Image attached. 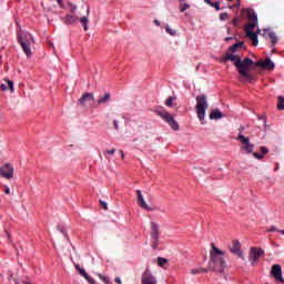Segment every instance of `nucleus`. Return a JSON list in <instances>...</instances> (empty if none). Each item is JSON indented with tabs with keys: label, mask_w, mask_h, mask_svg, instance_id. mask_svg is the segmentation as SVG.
<instances>
[{
	"label": "nucleus",
	"mask_w": 284,
	"mask_h": 284,
	"mask_svg": "<svg viewBox=\"0 0 284 284\" xmlns=\"http://www.w3.org/2000/svg\"><path fill=\"white\" fill-rule=\"evenodd\" d=\"M212 251H211V261L209 263V270L211 272H216L217 274H223L225 271V260L223 256H225V253L221 251L219 247L214 246L212 244Z\"/></svg>",
	"instance_id": "nucleus-1"
},
{
	"label": "nucleus",
	"mask_w": 284,
	"mask_h": 284,
	"mask_svg": "<svg viewBox=\"0 0 284 284\" xmlns=\"http://www.w3.org/2000/svg\"><path fill=\"white\" fill-rule=\"evenodd\" d=\"M247 19L248 23L244 27V31L246 32V37H248V39H251L253 42V45L256 47L258 45V38L257 33H254V28L258 26V17L256 16V12L248 11Z\"/></svg>",
	"instance_id": "nucleus-2"
},
{
	"label": "nucleus",
	"mask_w": 284,
	"mask_h": 284,
	"mask_svg": "<svg viewBox=\"0 0 284 284\" xmlns=\"http://www.w3.org/2000/svg\"><path fill=\"white\" fill-rule=\"evenodd\" d=\"M250 65H256V63H254V61L250 58H245L243 61L240 60L235 62V68L237 69V72L244 79H252V75L250 74Z\"/></svg>",
	"instance_id": "nucleus-3"
},
{
	"label": "nucleus",
	"mask_w": 284,
	"mask_h": 284,
	"mask_svg": "<svg viewBox=\"0 0 284 284\" xmlns=\"http://www.w3.org/2000/svg\"><path fill=\"white\" fill-rule=\"evenodd\" d=\"M195 101H196L195 110H196L197 119L200 121H205V110L209 108L207 95L205 94L197 95L195 98Z\"/></svg>",
	"instance_id": "nucleus-4"
},
{
	"label": "nucleus",
	"mask_w": 284,
	"mask_h": 284,
	"mask_svg": "<svg viewBox=\"0 0 284 284\" xmlns=\"http://www.w3.org/2000/svg\"><path fill=\"white\" fill-rule=\"evenodd\" d=\"M18 42L20 43L24 54L28 58L32 57V50H30V38H28V33H26L21 28L18 33Z\"/></svg>",
	"instance_id": "nucleus-5"
},
{
	"label": "nucleus",
	"mask_w": 284,
	"mask_h": 284,
	"mask_svg": "<svg viewBox=\"0 0 284 284\" xmlns=\"http://www.w3.org/2000/svg\"><path fill=\"white\" fill-rule=\"evenodd\" d=\"M149 234L151 236V246L153 250H156V247H159V237L161 236L159 224L156 222H150Z\"/></svg>",
	"instance_id": "nucleus-6"
},
{
	"label": "nucleus",
	"mask_w": 284,
	"mask_h": 284,
	"mask_svg": "<svg viewBox=\"0 0 284 284\" xmlns=\"http://www.w3.org/2000/svg\"><path fill=\"white\" fill-rule=\"evenodd\" d=\"M156 113L159 116H161V119H163V121H165V123L170 125V128L174 130V132L179 131V122L174 120V116H172L170 112L162 109V110H158Z\"/></svg>",
	"instance_id": "nucleus-7"
},
{
	"label": "nucleus",
	"mask_w": 284,
	"mask_h": 284,
	"mask_svg": "<svg viewBox=\"0 0 284 284\" xmlns=\"http://www.w3.org/2000/svg\"><path fill=\"white\" fill-rule=\"evenodd\" d=\"M236 139L241 143L240 149L242 152H245V154H252L254 152V144L250 142V138L240 133Z\"/></svg>",
	"instance_id": "nucleus-8"
},
{
	"label": "nucleus",
	"mask_w": 284,
	"mask_h": 284,
	"mask_svg": "<svg viewBox=\"0 0 284 284\" xmlns=\"http://www.w3.org/2000/svg\"><path fill=\"white\" fill-rule=\"evenodd\" d=\"M261 256H265V251L255 246L250 248L248 261L251 265H256L261 261Z\"/></svg>",
	"instance_id": "nucleus-9"
},
{
	"label": "nucleus",
	"mask_w": 284,
	"mask_h": 284,
	"mask_svg": "<svg viewBox=\"0 0 284 284\" xmlns=\"http://www.w3.org/2000/svg\"><path fill=\"white\" fill-rule=\"evenodd\" d=\"M0 176L2 179H7L10 181V179L14 178V166L10 163H6L3 166H0Z\"/></svg>",
	"instance_id": "nucleus-10"
},
{
	"label": "nucleus",
	"mask_w": 284,
	"mask_h": 284,
	"mask_svg": "<svg viewBox=\"0 0 284 284\" xmlns=\"http://www.w3.org/2000/svg\"><path fill=\"white\" fill-rule=\"evenodd\" d=\"M271 275L275 278V281H278L280 283H284L283 278V268L280 264H274L271 268Z\"/></svg>",
	"instance_id": "nucleus-11"
},
{
	"label": "nucleus",
	"mask_w": 284,
	"mask_h": 284,
	"mask_svg": "<svg viewBox=\"0 0 284 284\" xmlns=\"http://www.w3.org/2000/svg\"><path fill=\"white\" fill-rule=\"evenodd\" d=\"M90 101L94 103V93L84 92L82 97L78 100V103L79 105H81V108H85V104Z\"/></svg>",
	"instance_id": "nucleus-12"
},
{
	"label": "nucleus",
	"mask_w": 284,
	"mask_h": 284,
	"mask_svg": "<svg viewBox=\"0 0 284 284\" xmlns=\"http://www.w3.org/2000/svg\"><path fill=\"white\" fill-rule=\"evenodd\" d=\"M231 252L232 254H235L236 256L242 258V261H245V256H243V251H241V242H239L237 240L233 241V244L231 246Z\"/></svg>",
	"instance_id": "nucleus-13"
},
{
	"label": "nucleus",
	"mask_w": 284,
	"mask_h": 284,
	"mask_svg": "<svg viewBox=\"0 0 284 284\" xmlns=\"http://www.w3.org/2000/svg\"><path fill=\"white\" fill-rule=\"evenodd\" d=\"M255 65L257 68H262L263 70H274L275 65L274 62H272V60L266 59L263 61L258 60L257 62H255Z\"/></svg>",
	"instance_id": "nucleus-14"
},
{
	"label": "nucleus",
	"mask_w": 284,
	"mask_h": 284,
	"mask_svg": "<svg viewBox=\"0 0 284 284\" xmlns=\"http://www.w3.org/2000/svg\"><path fill=\"white\" fill-rule=\"evenodd\" d=\"M143 284H156V277L146 268L143 274Z\"/></svg>",
	"instance_id": "nucleus-15"
},
{
	"label": "nucleus",
	"mask_w": 284,
	"mask_h": 284,
	"mask_svg": "<svg viewBox=\"0 0 284 284\" xmlns=\"http://www.w3.org/2000/svg\"><path fill=\"white\" fill-rule=\"evenodd\" d=\"M4 81L7 82V84H1L0 85V90L2 92H8V90L12 93L14 92V81L8 79V78H4Z\"/></svg>",
	"instance_id": "nucleus-16"
},
{
	"label": "nucleus",
	"mask_w": 284,
	"mask_h": 284,
	"mask_svg": "<svg viewBox=\"0 0 284 284\" xmlns=\"http://www.w3.org/2000/svg\"><path fill=\"white\" fill-rule=\"evenodd\" d=\"M224 63H227V61H232L234 65L241 61V57L234 55L233 53L226 52V54L223 58Z\"/></svg>",
	"instance_id": "nucleus-17"
},
{
	"label": "nucleus",
	"mask_w": 284,
	"mask_h": 284,
	"mask_svg": "<svg viewBox=\"0 0 284 284\" xmlns=\"http://www.w3.org/2000/svg\"><path fill=\"white\" fill-rule=\"evenodd\" d=\"M77 21H79V17H77L74 14H67L63 18V22L65 26H74V23H77Z\"/></svg>",
	"instance_id": "nucleus-18"
},
{
	"label": "nucleus",
	"mask_w": 284,
	"mask_h": 284,
	"mask_svg": "<svg viewBox=\"0 0 284 284\" xmlns=\"http://www.w3.org/2000/svg\"><path fill=\"white\" fill-rule=\"evenodd\" d=\"M260 152L262 154L253 152V156H254V159H257V161H263V159H265V154H267L270 152V150L267 149V146H261Z\"/></svg>",
	"instance_id": "nucleus-19"
},
{
	"label": "nucleus",
	"mask_w": 284,
	"mask_h": 284,
	"mask_svg": "<svg viewBox=\"0 0 284 284\" xmlns=\"http://www.w3.org/2000/svg\"><path fill=\"white\" fill-rule=\"evenodd\" d=\"M211 121H219V119H223V112L221 110L215 109L210 114Z\"/></svg>",
	"instance_id": "nucleus-20"
},
{
	"label": "nucleus",
	"mask_w": 284,
	"mask_h": 284,
	"mask_svg": "<svg viewBox=\"0 0 284 284\" xmlns=\"http://www.w3.org/2000/svg\"><path fill=\"white\" fill-rule=\"evenodd\" d=\"M80 276H83V278H85V281H88L89 284H97V281H94V278L90 277L88 275V272H85L84 268H81L78 271Z\"/></svg>",
	"instance_id": "nucleus-21"
},
{
	"label": "nucleus",
	"mask_w": 284,
	"mask_h": 284,
	"mask_svg": "<svg viewBox=\"0 0 284 284\" xmlns=\"http://www.w3.org/2000/svg\"><path fill=\"white\" fill-rule=\"evenodd\" d=\"M111 99H112V94H110V93L108 92V93H105L102 98H100V99L98 100V105H103V104L110 102Z\"/></svg>",
	"instance_id": "nucleus-22"
},
{
	"label": "nucleus",
	"mask_w": 284,
	"mask_h": 284,
	"mask_svg": "<svg viewBox=\"0 0 284 284\" xmlns=\"http://www.w3.org/2000/svg\"><path fill=\"white\" fill-rule=\"evenodd\" d=\"M267 37L271 39L272 48H274V45H276V43H278V37L276 36V33L274 31H270L267 33Z\"/></svg>",
	"instance_id": "nucleus-23"
},
{
	"label": "nucleus",
	"mask_w": 284,
	"mask_h": 284,
	"mask_svg": "<svg viewBox=\"0 0 284 284\" xmlns=\"http://www.w3.org/2000/svg\"><path fill=\"white\" fill-rule=\"evenodd\" d=\"M168 263H170V260L165 257H158V265L159 267H162V270H168V267L165 266L168 265Z\"/></svg>",
	"instance_id": "nucleus-24"
},
{
	"label": "nucleus",
	"mask_w": 284,
	"mask_h": 284,
	"mask_svg": "<svg viewBox=\"0 0 284 284\" xmlns=\"http://www.w3.org/2000/svg\"><path fill=\"white\" fill-rule=\"evenodd\" d=\"M78 21H80V23L83 26V30H90V28L88 27V23H90V19H88V17L78 18Z\"/></svg>",
	"instance_id": "nucleus-25"
},
{
	"label": "nucleus",
	"mask_w": 284,
	"mask_h": 284,
	"mask_svg": "<svg viewBox=\"0 0 284 284\" xmlns=\"http://www.w3.org/2000/svg\"><path fill=\"white\" fill-rule=\"evenodd\" d=\"M143 210H146V212H154V210H156V205L154 203L148 204L144 201L143 202Z\"/></svg>",
	"instance_id": "nucleus-26"
},
{
	"label": "nucleus",
	"mask_w": 284,
	"mask_h": 284,
	"mask_svg": "<svg viewBox=\"0 0 284 284\" xmlns=\"http://www.w3.org/2000/svg\"><path fill=\"white\" fill-rule=\"evenodd\" d=\"M191 274L193 276H196V274H207V270L206 268H192Z\"/></svg>",
	"instance_id": "nucleus-27"
},
{
	"label": "nucleus",
	"mask_w": 284,
	"mask_h": 284,
	"mask_svg": "<svg viewBox=\"0 0 284 284\" xmlns=\"http://www.w3.org/2000/svg\"><path fill=\"white\" fill-rule=\"evenodd\" d=\"M243 47V42H237L235 44H233L232 47H230L229 51L231 54L236 52V50H239V48Z\"/></svg>",
	"instance_id": "nucleus-28"
},
{
	"label": "nucleus",
	"mask_w": 284,
	"mask_h": 284,
	"mask_svg": "<svg viewBox=\"0 0 284 284\" xmlns=\"http://www.w3.org/2000/svg\"><path fill=\"white\" fill-rule=\"evenodd\" d=\"M136 194H138V204L140 205V207H143V193L141 192V190H138Z\"/></svg>",
	"instance_id": "nucleus-29"
},
{
	"label": "nucleus",
	"mask_w": 284,
	"mask_h": 284,
	"mask_svg": "<svg viewBox=\"0 0 284 284\" xmlns=\"http://www.w3.org/2000/svg\"><path fill=\"white\" fill-rule=\"evenodd\" d=\"M277 109L284 110V97H282V95L278 97Z\"/></svg>",
	"instance_id": "nucleus-30"
},
{
	"label": "nucleus",
	"mask_w": 284,
	"mask_h": 284,
	"mask_svg": "<svg viewBox=\"0 0 284 284\" xmlns=\"http://www.w3.org/2000/svg\"><path fill=\"white\" fill-rule=\"evenodd\" d=\"M98 276H99V278H101V281H102L103 283L110 284V277H108V276H105V275H103V274H101V273H98Z\"/></svg>",
	"instance_id": "nucleus-31"
},
{
	"label": "nucleus",
	"mask_w": 284,
	"mask_h": 284,
	"mask_svg": "<svg viewBox=\"0 0 284 284\" xmlns=\"http://www.w3.org/2000/svg\"><path fill=\"white\" fill-rule=\"evenodd\" d=\"M174 100H175V98L169 97V98L166 99V101H165V105H166L168 108H172V105H173V103H174Z\"/></svg>",
	"instance_id": "nucleus-32"
},
{
	"label": "nucleus",
	"mask_w": 284,
	"mask_h": 284,
	"mask_svg": "<svg viewBox=\"0 0 284 284\" xmlns=\"http://www.w3.org/2000/svg\"><path fill=\"white\" fill-rule=\"evenodd\" d=\"M67 6H69L70 12H71L72 14H74V12H77V6H75L74 3L68 2Z\"/></svg>",
	"instance_id": "nucleus-33"
},
{
	"label": "nucleus",
	"mask_w": 284,
	"mask_h": 284,
	"mask_svg": "<svg viewBox=\"0 0 284 284\" xmlns=\"http://www.w3.org/2000/svg\"><path fill=\"white\" fill-rule=\"evenodd\" d=\"M165 30L169 34H171V37H174V34H176V31L173 30L172 28H170V26H166L165 27Z\"/></svg>",
	"instance_id": "nucleus-34"
},
{
	"label": "nucleus",
	"mask_w": 284,
	"mask_h": 284,
	"mask_svg": "<svg viewBox=\"0 0 284 284\" xmlns=\"http://www.w3.org/2000/svg\"><path fill=\"white\" fill-rule=\"evenodd\" d=\"M229 17H230V14L227 12H223L220 14L221 21H227Z\"/></svg>",
	"instance_id": "nucleus-35"
},
{
	"label": "nucleus",
	"mask_w": 284,
	"mask_h": 284,
	"mask_svg": "<svg viewBox=\"0 0 284 284\" xmlns=\"http://www.w3.org/2000/svg\"><path fill=\"white\" fill-rule=\"evenodd\" d=\"M189 8H190V4H187V3L181 4L180 12H185V10H189Z\"/></svg>",
	"instance_id": "nucleus-36"
},
{
	"label": "nucleus",
	"mask_w": 284,
	"mask_h": 284,
	"mask_svg": "<svg viewBox=\"0 0 284 284\" xmlns=\"http://www.w3.org/2000/svg\"><path fill=\"white\" fill-rule=\"evenodd\" d=\"M232 23H233L234 28H239L241 20L239 18H234Z\"/></svg>",
	"instance_id": "nucleus-37"
},
{
	"label": "nucleus",
	"mask_w": 284,
	"mask_h": 284,
	"mask_svg": "<svg viewBox=\"0 0 284 284\" xmlns=\"http://www.w3.org/2000/svg\"><path fill=\"white\" fill-rule=\"evenodd\" d=\"M114 152H116V149L106 150L104 151V156H108V154L112 155Z\"/></svg>",
	"instance_id": "nucleus-38"
},
{
	"label": "nucleus",
	"mask_w": 284,
	"mask_h": 284,
	"mask_svg": "<svg viewBox=\"0 0 284 284\" xmlns=\"http://www.w3.org/2000/svg\"><path fill=\"white\" fill-rule=\"evenodd\" d=\"M212 8H215V10H221V2H213V4H211Z\"/></svg>",
	"instance_id": "nucleus-39"
},
{
	"label": "nucleus",
	"mask_w": 284,
	"mask_h": 284,
	"mask_svg": "<svg viewBox=\"0 0 284 284\" xmlns=\"http://www.w3.org/2000/svg\"><path fill=\"white\" fill-rule=\"evenodd\" d=\"M100 205H101L102 210H108V203L106 202L100 200Z\"/></svg>",
	"instance_id": "nucleus-40"
},
{
	"label": "nucleus",
	"mask_w": 284,
	"mask_h": 284,
	"mask_svg": "<svg viewBox=\"0 0 284 284\" xmlns=\"http://www.w3.org/2000/svg\"><path fill=\"white\" fill-rule=\"evenodd\" d=\"M268 232H281V230H278L276 226H271Z\"/></svg>",
	"instance_id": "nucleus-41"
},
{
	"label": "nucleus",
	"mask_w": 284,
	"mask_h": 284,
	"mask_svg": "<svg viewBox=\"0 0 284 284\" xmlns=\"http://www.w3.org/2000/svg\"><path fill=\"white\" fill-rule=\"evenodd\" d=\"M4 233L7 235L8 241H12V235H10V232H8V230H4Z\"/></svg>",
	"instance_id": "nucleus-42"
},
{
	"label": "nucleus",
	"mask_w": 284,
	"mask_h": 284,
	"mask_svg": "<svg viewBox=\"0 0 284 284\" xmlns=\"http://www.w3.org/2000/svg\"><path fill=\"white\" fill-rule=\"evenodd\" d=\"M23 284H32V281H30V277H26V280L22 281Z\"/></svg>",
	"instance_id": "nucleus-43"
},
{
	"label": "nucleus",
	"mask_w": 284,
	"mask_h": 284,
	"mask_svg": "<svg viewBox=\"0 0 284 284\" xmlns=\"http://www.w3.org/2000/svg\"><path fill=\"white\" fill-rule=\"evenodd\" d=\"M113 125L115 130H119V122L116 120L113 121Z\"/></svg>",
	"instance_id": "nucleus-44"
},
{
	"label": "nucleus",
	"mask_w": 284,
	"mask_h": 284,
	"mask_svg": "<svg viewBox=\"0 0 284 284\" xmlns=\"http://www.w3.org/2000/svg\"><path fill=\"white\" fill-rule=\"evenodd\" d=\"M60 232H62L63 235H64L67 239H70V237L68 236V232H67L64 229H61Z\"/></svg>",
	"instance_id": "nucleus-45"
},
{
	"label": "nucleus",
	"mask_w": 284,
	"mask_h": 284,
	"mask_svg": "<svg viewBox=\"0 0 284 284\" xmlns=\"http://www.w3.org/2000/svg\"><path fill=\"white\" fill-rule=\"evenodd\" d=\"M244 131H245V126H240L239 128V132H240L239 134H243Z\"/></svg>",
	"instance_id": "nucleus-46"
},
{
	"label": "nucleus",
	"mask_w": 284,
	"mask_h": 284,
	"mask_svg": "<svg viewBox=\"0 0 284 284\" xmlns=\"http://www.w3.org/2000/svg\"><path fill=\"white\" fill-rule=\"evenodd\" d=\"M114 282L118 283V284H121V283H122V282H121V277H115V278H114Z\"/></svg>",
	"instance_id": "nucleus-47"
},
{
	"label": "nucleus",
	"mask_w": 284,
	"mask_h": 284,
	"mask_svg": "<svg viewBox=\"0 0 284 284\" xmlns=\"http://www.w3.org/2000/svg\"><path fill=\"white\" fill-rule=\"evenodd\" d=\"M60 8H63V0H57Z\"/></svg>",
	"instance_id": "nucleus-48"
},
{
	"label": "nucleus",
	"mask_w": 284,
	"mask_h": 284,
	"mask_svg": "<svg viewBox=\"0 0 284 284\" xmlns=\"http://www.w3.org/2000/svg\"><path fill=\"white\" fill-rule=\"evenodd\" d=\"M4 194H10V187L6 186Z\"/></svg>",
	"instance_id": "nucleus-49"
},
{
	"label": "nucleus",
	"mask_w": 284,
	"mask_h": 284,
	"mask_svg": "<svg viewBox=\"0 0 284 284\" xmlns=\"http://www.w3.org/2000/svg\"><path fill=\"white\" fill-rule=\"evenodd\" d=\"M121 154V159H125V153L123 152V150L120 151Z\"/></svg>",
	"instance_id": "nucleus-50"
},
{
	"label": "nucleus",
	"mask_w": 284,
	"mask_h": 284,
	"mask_svg": "<svg viewBox=\"0 0 284 284\" xmlns=\"http://www.w3.org/2000/svg\"><path fill=\"white\" fill-rule=\"evenodd\" d=\"M121 154V159H125V153L123 152V150L120 151Z\"/></svg>",
	"instance_id": "nucleus-51"
},
{
	"label": "nucleus",
	"mask_w": 284,
	"mask_h": 284,
	"mask_svg": "<svg viewBox=\"0 0 284 284\" xmlns=\"http://www.w3.org/2000/svg\"><path fill=\"white\" fill-rule=\"evenodd\" d=\"M205 3H207V6H212L214 2H212V0H204Z\"/></svg>",
	"instance_id": "nucleus-52"
},
{
	"label": "nucleus",
	"mask_w": 284,
	"mask_h": 284,
	"mask_svg": "<svg viewBox=\"0 0 284 284\" xmlns=\"http://www.w3.org/2000/svg\"><path fill=\"white\" fill-rule=\"evenodd\" d=\"M75 270H77V272H79V271H81L82 268H81V266H80L79 264H75Z\"/></svg>",
	"instance_id": "nucleus-53"
},
{
	"label": "nucleus",
	"mask_w": 284,
	"mask_h": 284,
	"mask_svg": "<svg viewBox=\"0 0 284 284\" xmlns=\"http://www.w3.org/2000/svg\"><path fill=\"white\" fill-rule=\"evenodd\" d=\"M253 34H261V29H257V31L253 32Z\"/></svg>",
	"instance_id": "nucleus-54"
},
{
	"label": "nucleus",
	"mask_w": 284,
	"mask_h": 284,
	"mask_svg": "<svg viewBox=\"0 0 284 284\" xmlns=\"http://www.w3.org/2000/svg\"><path fill=\"white\" fill-rule=\"evenodd\" d=\"M29 39L34 43V38H32V34H29Z\"/></svg>",
	"instance_id": "nucleus-55"
},
{
	"label": "nucleus",
	"mask_w": 284,
	"mask_h": 284,
	"mask_svg": "<svg viewBox=\"0 0 284 284\" xmlns=\"http://www.w3.org/2000/svg\"><path fill=\"white\" fill-rule=\"evenodd\" d=\"M155 26H161V22L159 20H154Z\"/></svg>",
	"instance_id": "nucleus-56"
},
{
	"label": "nucleus",
	"mask_w": 284,
	"mask_h": 284,
	"mask_svg": "<svg viewBox=\"0 0 284 284\" xmlns=\"http://www.w3.org/2000/svg\"><path fill=\"white\" fill-rule=\"evenodd\" d=\"M225 41H232V37L225 38Z\"/></svg>",
	"instance_id": "nucleus-57"
},
{
	"label": "nucleus",
	"mask_w": 284,
	"mask_h": 284,
	"mask_svg": "<svg viewBox=\"0 0 284 284\" xmlns=\"http://www.w3.org/2000/svg\"><path fill=\"white\" fill-rule=\"evenodd\" d=\"M278 234H283L284 236V230L278 231Z\"/></svg>",
	"instance_id": "nucleus-58"
},
{
	"label": "nucleus",
	"mask_w": 284,
	"mask_h": 284,
	"mask_svg": "<svg viewBox=\"0 0 284 284\" xmlns=\"http://www.w3.org/2000/svg\"><path fill=\"white\" fill-rule=\"evenodd\" d=\"M89 14H90V8L87 9V16H89Z\"/></svg>",
	"instance_id": "nucleus-59"
},
{
	"label": "nucleus",
	"mask_w": 284,
	"mask_h": 284,
	"mask_svg": "<svg viewBox=\"0 0 284 284\" xmlns=\"http://www.w3.org/2000/svg\"><path fill=\"white\" fill-rule=\"evenodd\" d=\"M265 34H267V31H264L263 37H265Z\"/></svg>",
	"instance_id": "nucleus-60"
},
{
	"label": "nucleus",
	"mask_w": 284,
	"mask_h": 284,
	"mask_svg": "<svg viewBox=\"0 0 284 284\" xmlns=\"http://www.w3.org/2000/svg\"><path fill=\"white\" fill-rule=\"evenodd\" d=\"M16 284H19V281L16 280Z\"/></svg>",
	"instance_id": "nucleus-61"
}]
</instances>
